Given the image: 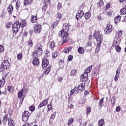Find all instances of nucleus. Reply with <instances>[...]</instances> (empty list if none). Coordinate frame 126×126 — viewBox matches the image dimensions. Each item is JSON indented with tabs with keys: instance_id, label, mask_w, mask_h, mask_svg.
Listing matches in <instances>:
<instances>
[{
	"instance_id": "e433bc0d",
	"label": "nucleus",
	"mask_w": 126,
	"mask_h": 126,
	"mask_svg": "<svg viewBox=\"0 0 126 126\" xmlns=\"http://www.w3.org/2000/svg\"><path fill=\"white\" fill-rule=\"evenodd\" d=\"M120 13L122 15H125L126 14V9L125 8H123L120 10Z\"/></svg>"
},
{
	"instance_id": "f704fd0d",
	"label": "nucleus",
	"mask_w": 126,
	"mask_h": 126,
	"mask_svg": "<svg viewBox=\"0 0 126 126\" xmlns=\"http://www.w3.org/2000/svg\"><path fill=\"white\" fill-rule=\"evenodd\" d=\"M97 5L98 7H102L104 5V1L103 0H100L99 2L97 3Z\"/></svg>"
},
{
	"instance_id": "72a5a7b5",
	"label": "nucleus",
	"mask_w": 126,
	"mask_h": 126,
	"mask_svg": "<svg viewBox=\"0 0 126 126\" xmlns=\"http://www.w3.org/2000/svg\"><path fill=\"white\" fill-rule=\"evenodd\" d=\"M72 49V48L71 47H69L68 48H65L63 50V52L65 54H68L69 53H70V52H71Z\"/></svg>"
},
{
	"instance_id": "13d9d810",
	"label": "nucleus",
	"mask_w": 126,
	"mask_h": 126,
	"mask_svg": "<svg viewBox=\"0 0 126 126\" xmlns=\"http://www.w3.org/2000/svg\"><path fill=\"white\" fill-rule=\"evenodd\" d=\"M56 115H57V113L54 112L53 115H51V116L50 117L51 120H54V119L56 118Z\"/></svg>"
},
{
	"instance_id": "49530a36",
	"label": "nucleus",
	"mask_w": 126,
	"mask_h": 126,
	"mask_svg": "<svg viewBox=\"0 0 126 126\" xmlns=\"http://www.w3.org/2000/svg\"><path fill=\"white\" fill-rule=\"evenodd\" d=\"M80 79L81 81H82V82H86V81H87V80H88V78H85L81 76Z\"/></svg>"
},
{
	"instance_id": "aec40b11",
	"label": "nucleus",
	"mask_w": 126,
	"mask_h": 126,
	"mask_svg": "<svg viewBox=\"0 0 126 126\" xmlns=\"http://www.w3.org/2000/svg\"><path fill=\"white\" fill-rule=\"evenodd\" d=\"M121 18H122V16H121L120 15L115 17L114 18V22L115 24H118V23L121 21Z\"/></svg>"
},
{
	"instance_id": "4c0bfd02",
	"label": "nucleus",
	"mask_w": 126,
	"mask_h": 126,
	"mask_svg": "<svg viewBox=\"0 0 126 126\" xmlns=\"http://www.w3.org/2000/svg\"><path fill=\"white\" fill-rule=\"evenodd\" d=\"M90 113H91V107L89 106L87 108V110L86 111V114L87 116H88V115H89V114H90Z\"/></svg>"
},
{
	"instance_id": "3c124183",
	"label": "nucleus",
	"mask_w": 126,
	"mask_h": 126,
	"mask_svg": "<svg viewBox=\"0 0 126 126\" xmlns=\"http://www.w3.org/2000/svg\"><path fill=\"white\" fill-rule=\"evenodd\" d=\"M98 104L99 106H100V108H102V104H104V98H102L100 99Z\"/></svg>"
},
{
	"instance_id": "ea45409f",
	"label": "nucleus",
	"mask_w": 126,
	"mask_h": 126,
	"mask_svg": "<svg viewBox=\"0 0 126 126\" xmlns=\"http://www.w3.org/2000/svg\"><path fill=\"white\" fill-rule=\"evenodd\" d=\"M114 41L121 43L122 39H121V38H120V36L116 35L115 37Z\"/></svg>"
},
{
	"instance_id": "8fccbe9b",
	"label": "nucleus",
	"mask_w": 126,
	"mask_h": 126,
	"mask_svg": "<svg viewBox=\"0 0 126 126\" xmlns=\"http://www.w3.org/2000/svg\"><path fill=\"white\" fill-rule=\"evenodd\" d=\"M48 8V6H46L45 5H43L42 6V11L45 13L46 11H47V9Z\"/></svg>"
},
{
	"instance_id": "4468645a",
	"label": "nucleus",
	"mask_w": 126,
	"mask_h": 126,
	"mask_svg": "<svg viewBox=\"0 0 126 126\" xmlns=\"http://www.w3.org/2000/svg\"><path fill=\"white\" fill-rule=\"evenodd\" d=\"M77 88L80 91H84L85 90V83H81Z\"/></svg>"
},
{
	"instance_id": "f3484780",
	"label": "nucleus",
	"mask_w": 126,
	"mask_h": 126,
	"mask_svg": "<svg viewBox=\"0 0 126 126\" xmlns=\"http://www.w3.org/2000/svg\"><path fill=\"white\" fill-rule=\"evenodd\" d=\"M40 63V60L38 58H33L32 60V64L33 65H38Z\"/></svg>"
},
{
	"instance_id": "338daca9",
	"label": "nucleus",
	"mask_w": 126,
	"mask_h": 126,
	"mask_svg": "<svg viewBox=\"0 0 126 126\" xmlns=\"http://www.w3.org/2000/svg\"><path fill=\"white\" fill-rule=\"evenodd\" d=\"M120 72H121V68L120 67H118L116 70V74L118 75H120Z\"/></svg>"
},
{
	"instance_id": "2f4dec72",
	"label": "nucleus",
	"mask_w": 126,
	"mask_h": 126,
	"mask_svg": "<svg viewBox=\"0 0 126 126\" xmlns=\"http://www.w3.org/2000/svg\"><path fill=\"white\" fill-rule=\"evenodd\" d=\"M44 58H45L47 60H49L50 58H51V53L49 51H46Z\"/></svg>"
},
{
	"instance_id": "dca6fc26",
	"label": "nucleus",
	"mask_w": 126,
	"mask_h": 126,
	"mask_svg": "<svg viewBox=\"0 0 126 126\" xmlns=\"http://www.w3.org/2000/svg\"><path fill=\"white\" fill-rule=\"evenodd\" d=\"M8 126H15V123H14V121L12 120L11 117H9L8 119Z\"/></svg>"
},
{
	"instance_id": "a18cd8bd",
	"label": "nucleus",
	"mask_w": 126,
	"mask_h": 126,
	"mask_svg": "<svg viewBox=\"0 0 126 126\" xmlns=\"http://www.w3.org/2000/svg\"><path fill=\"white\" fill-rule=\"evenodd\" d=\"M74 120L73 118H70L68 121L67 123V126H71L72 123H73Z\"/></svg>"
},
{
	"instance_id": "9b49d317",
	"label": "nucleus",
	"mask_w": 126,
	"mask_h": 126,
	"mask_svg": "<svg viewBox=\"0 0 126 126\" xmlns=\"http://www.w3.org/2000/svg\"><path fill=\"white\" fill-rule=\"evenodd\" d=\"M7 76V75H4L2 77V79L0 80V88L3 87V86L5 84V79H6Z\"/></svg>"
},
{
	"instance_id": "c03bdc74",
	"label": "nucleus",
	"mask_w": 126,
	"mask_h": 126,
	"mask_svg": "<svg viewBox=\"0 0 126 126\" xmlns=\"http://www.w3.org/2000/svg\"><path fill=\"white\" fill-rule=\"evenodd\" d=\"M92 69V65L88 67L87 69L85 71V72H87V73H89Z\"/></svg>"
},
{
	"instance_id": "a211bd4d",
	"label": "nucleus",
	"mask_w": 126,
	"mask_h": 126,
	"mask_svg": "<svg viewBox=\"0 0 126 126\" xmlns=\"http://www.w3.org/2000/svg\"><path fill=\"white\" fill-rule=\"evenodd\" d=\"M38 20V18L37 16L34 15H32L31 18V21L32 23H36Z\"/></svg>"
},
{
	"instance_id": "f257e3e1",
	"label": "nucleus",
	"mask_w": 126,
	"mask_h": 126,
	"mask_svg": "<svg viewBox=\"0 0 126 126\" xmlns=\"http://www.w3.org/2000/svg\"><path fill=\"white\" fill-rule=\"evenodd\" d=\"M68 32H69V25L67 23H64L63 25L62 30L59 32V37L63 39L61 45H63L69 41Z\"/></svg>"
},
{
	"instance_id": "393cba45",
	"label": "nucleus",
	"mask_w": 126,
	"mask_h": 126,
	"mask_svg": "<svg viewBox=\"0 0 126 126\" xmlns=\"http://www.w3.org/2000/svg\"><path fill=\"white\" fill-rule=\"evenodd\" d=\"M91 17V13L90 12H87L85 13V18L86 20H88Z\"/></svg>"
},
{
	"instance_id": "b1692460",
	"label": "nucleus",
	"mask_w": 126,
	"mask_h": 126,
	"mask_svg": "<svg viewBox=\"0 0 126 126\" xmlns=\"http://www.w3.org/2000/svg\"><path fill=\"white\" fill-rule=\"evenodd\" d=\"M84 48H83V47H79L78 48V53H79V54L82 55V54H84Z\"/></svg>"
},
{
	"instance_id": "603ef678",
	"label": "nucleus",
	"mask_w": 126,
	"mask_h": 126,
	"mask_svg": "<svg viewBox=\"0 0 126 126\" xmlns=\"http://www.w3.org/2000/svg\"><path fill=\"white\" fill-rule=\"evenodd\" d=\"M81 76L83 77H85L86 78H88V73L86 72H84L83 74H82L81 75Z\"/></svg>"
},
{
	"instance_id": "412c9836",
	"label": "nucleus",
	"mask_w": 126,
	"mask_h": 126,
	"mask_svg": "<svg viewBox=\"0 0 126 126\" xmlns=\"http://www.w3.org/2000/svg\"><path fill=\"white\" fill-rule=\"evenodd\" d=\"M63 18V15L61 13H58L56 14V21L60 22V20Z\"/></svg>"
},
{
	"instance_id": "c756f323",
	"label": "nucleus",
	"mask_w": 126,
	"mask_h": 126,
	"mask_svg": "<svg viewBox=\"0 0 126 126\" xmlns=\"http://www.w3.org/2000/svg\"><path fill=\"white\" fill-rule=\"evenodd\" d=\"M116 33L118 37H122V36H123V33H124V31H123L122 30H119L118 31H116Z\"/></svg>"
},
{
	"instance_id": "4d7b16f0",
	"label": "nucleus",
	"mask_w": 126,
	"mask_h": 126,
	"mask_svg": "<svg viewBox=\"0 0 126 126\" xmlns=\"http://www.w3.org/2000/svg\"><path fill=\"white\" fill-rule=\"evenodd\" d=\"M73 59V56L70 55L68 56V62H71Z\"/></svg>"
},
{
	"instance_id": "20e7f679",
	"label": "nucleus",
	"mask_w": 126,
	"mask_h": 126,
	"mask_svg": "<svg viewBox=\"0 0 126 126\" xmlns=\"http://www.w3.org/2000/svg\"><path fill=\"white\" fill-rule=\"evenodd\" d=\"M34 32L35 34H40L42 33V25L37 23L33 27Z\"/></svg>"
},
{
	"instance_id": "680f3d73",
	"label": "nucleus",
	"mask_w": 126,
	"mask_h": 126,
	"mask_svg": "<svg viewBox=\"0 0 126 126\" xmlns=\"http://www.w3.org/2000/svg\"><path fill=\"white\" fill-rule=\"evenodd\" d=\"M71 75H76V70L73 69L71 70L70 73Z\"/></svg>"
},
{
	"instance_id": "5fc2aeb1",
	"label": "nucleus",
	"mask_w": 126,
	"mask_h": 126,
	"mask_svg": "<svg viewBox=\"0 0 126 126\" xmlns=\"http://www.w3.org/2000/svg\"><path fill=\"white\" fill-rule=\"evenodd\" d=\"M29 110L31 112H34L35 111V106L32 105L29 107Z\"/></svg>"
},
{
	"instance_id": "69168bd1",
	"label": "nucleus",
	"mask_w": 126,
	"mask_h": 126,
	"mask_svg": "<svg viewBox=\"0 0 126 126\" xmlns=\"http://www.w3.org/2000/svg\"><path fill=\"white\" fill-rule=\"evenodd\" d=\"M47 108H48V111H51V110H52V108H53V106L51 104H48L47 105Z\"/></svg>"
},
{
	"instance_id": "0eeeda50",
	"label": "nucleus",
	"mask_w": 126,
	"mask_h": 126,
	"mask_svg": "<svg viewBox=\"0 0 126 126\" xmlns=\"http://www.w3.org/2000/svg\"><path fill=\"white\" fill-rule=\"evenodd\" d=\"M48 102H49V98H46L45 100L41 101L38 106V109H41L42 107L47 106V105H48Z\"/></svg>"
},
{
	"instance_id": "58836bf2",
	"label": "nucleus",
	"mask_w": 126,
	"mask_h": 126,
	"mask_svg": "<svg viewBox=\"0 0 126 126\" xmlns=\"http://www.w3.org/2000/svg\"><path fill=\"white\" fill-rule=\"evenodd\" d=\"M100 49H101V44H97L95 48V53H99V51H100Z\"/></svg>"
},
{
	"instance_id": "a19ab883",
	"label": "nucleus",
	"mask_w": 126,
	"mask_h": 126,
	"mask_svg": "<svg viewBox=\"0 0 126 126\" xmlns=\"http://www.w3.org/2000/svg\"><path fill=\"white\" fill-rule=\"evenodd\" d=\"M115 50L117 53H120V52H121V50H122V48L120 45H117L115 46Z\"/></svg>"
},
{
	"instance_id": "5701e85b",
	"label": "nucleus",
	"mask_w": 126,
	"mask_h": 126,
	"mask_svg": "<svg viewBox=\"0 0 126 126\" xmlns=\"http://www.w3.org/2000/svg\"><path fill=\"white\" fill-rule=\"evenodd\" d=\"M8 119V114H5L3 117L2 123L3 125H5L7 123V120Z\"/></svg>"
},
{
	"instance_id": "9d476101",
	"label": "nucleus",
	"mask_w": 126,
	"mask_h": 126,
	"mask_svg": "<svg viewBox=\"0 0 126 126\" xmlns=\"http://www.w3.org/2000/svg\"><path fill=\"white\" fill-rule=\"evenodd\" d=\"M83 15H84L83 11L82 10H79L78 12V13L76 15V19H77V20H79Z\"/></svg>"
},
{
	"instance_id": "37998d69",
	"label": "nucleus",
	"mask_w": 126,
	"mask_h": 126,
	"mask_svg": "<svg viewBox=\"0 0 126 126\" xmlns=\"http://www.w3.org/2000/svg\"><path fill=\"white\" fill-rule=\"evenodd\" d=\"M32 58H33V59L37 58V57H39V56H38V54H37V52L35 51H34L33 52H32Z\"/></svg>"
},
{
	"instance_id": "cd10ccee",
	"label": "nucleus",
	"mask_w": 126,
	"mask_h": 126,
	"mask_svg": "<svg viewBox=\"0 0 126 126\" xmlns=\"http://www.w3.org/2000/svg\"><path fill=\"white\" fill-rule=\"evenodd\" d=\"M34 44L33 43V40L32 39H29L28 41V46L29 48H32L33 47Z\"/></svg>"
},
{
	"instance_id": "473e14b6",
	"label": "nucleus",
	"mask_w": 126,
	"mask_h": 126,
	"mask_svg": "<svg viewBox=\"0 0 126 126\" xmlns=\"http://www.w3.org/2000/svg\"><path fill=\"white\" fill-rule=\"evenodd\" d=\"M52 59H56V58L59 56V52L58 51H55L52 53Z\"/></svg>"
},
{
	"instance_id": "e2e57ef3",
	"label": "nucleus",
	"mask_w": 126,
	"mask_h": 126,
	"mask_svg": "<svg viewBox=\"0 0 126 126\" xmlns=\"http://www.w3.org/2000/svg\"><path fill=\"white\" fill-rule=\"evenodd\" d=\"M4 51V47L3 45H0V53H2Z\"/></svg>"
},
{
	"instance_id": "bb28decb",
	"label": "nucleus",
	"mask_w": 126,
	"mask_h": 126,
	"mask_svg": "<svg viewBox=\"0 0 126 126\" xmlns=\"http://www.w3.org/2000/svg\"><path fill=\"white\" fill-rule=\"evenodd\" d=\"M7 89L9 93H13V92L14 91V87L12 86H8Z\"/></svg>"
},
{
	"instance_id": "7ed1b4c3",
	"label": "nucleus",
	"mask_w": 126,
	"mask_h": 126,
	"mask_svg": "<svg viewBox=\"0 0 126 126\" xmlns=\"http://www.w3.org/2000/svg\"><path fill=\"white\" fill-rule=\"evenodd\" d=\"M9 66H10V63L8 60H4L0 64V72H1L4 69L9 68Z\"/></svg>"
},
{
	"instance_id": "c85d7f7f",
	"label": "nucleus",
	"mask_w": 126,
	"mask_h": 126,
	"mask_svg": "<svg viewBox=\"0 0 126 126\" xmlns=\"http://www.w3.org/2000/svg\"><path fill=\"white\" fill-rule=\"evenodd\" d=\"M98 125L99 126H103L105 125V121L104 119H100L98 121Z\"/></svg>"
},
{
	"instance_id": "864d4df0",
	"label": "nucleus",
	"mask_w": 126,
	"mask_h": 126,
	"mask_svg": "<svg viewBox=\"0 0 126 126\" xmlns=\"http://www.w3.org/2000/svg\"><path fill=\"white\" fill-rule=\"evenodd\" d=\"M22 57H23L22 52L19 53L17 56V60H21V59L22 58Z\"/></svg>"
},
{
	"instance_id": "c9c22d12",
	"label": "nucleus",
	"mask_w": 126,
	"mask_h": 126,
	"mask_svg": "<svg viewBox=\"0 0 126 126\" xmlns=\"http://www.w3.org/2000/svg\"><path fill=\"white\" fill-rule=\"evenodd\" d=\"M77 90H78V88L77 87H75L74 89H72L70 91V95L71 96H72V95H73V94H74V93L75 92V91L77 92Z\"/></svg>"
},
{
	"instance_id": "79ce46f5",
	"label": "nucleus",
	"mask_w": 126,
	"mask_h": 126,
	"mask_svg": "<svg viewBox=\"0 0 126 126\" xmlns=\"http://www.w3.org/2000/svg\"><path fill=\"white\" fill-rule=\"evenodd\" d=\"M100 34H99V33H98V32H97V31H95L94 32L93 34V37L94 38V39H96L98 37V36H99Z\"/></svg>"
},
{
	"instance_id": "774afa93",
	"label": "nucleus",
	"mask_w": 126,
	"mask_h": 126,
	"mask_svg": "<svg viewBox=\"0 0 126 126\" xmlns=\"http://www.w3.org/2000/svg\"><path fill=\"white\" fill-rule=\"evenodd\" d=\"M57 8L58 10H60L61 8H62V3H59L57 5Z\"/></svg>"
},
{
	"instance_id": "f8f14e48",
	"label": "nucleus",
	"mask_w": 126,
	"mask_h": 126,
	"mask_svg": "<svg viewBox=\"0 0 126 126\" xmlns=\"http://www.w3.org/2000/svg\"><path fill=\"white\" fill-rule=\"evenodd\" d=\"M7 11L8 12L9 15H11L12 12H13V5L10 4L7 7Z\"/></svg>"
},
{
	"instance_id": "bf43d9fd",
	"label": "nucleus",
	"mask_w": 126,
	"mask_h": 126,
	"mask_svg": "<svg viewBox=\"0 0 126 126\" xmlns=\"http://www.w3.org/2000/svg\"><path fill=\"white\" fill-rule=\"evenodd\" d=\"M19 6H20V2L17 1L16 3V8L17 9V10H18Z\"/></svg>"
},
{
	"instance_id": "6ab92c4d",
	"label": "nucleus",
	"mask_w": 126,
	"mask_h": 126,
	"mask_svg": "<svg viewBox=\"0 0 126 126\" xmlns=\"http://www.w3.org/2000/svg\"><path fill=\"white\" fill-rule=\"evenodd\" d=\"M23 93H24V90L22 89L18 93V98H19V99H21V98H23V97H24Z\"/></svg>"
},
{
	"instance_id": "09e8293b",
	"label": "nucleus",
	"mask_w": 126,
	"mask_h": 126,
	"mask_svg": "<svg viewBox=\"0 0 126 126\" xmlns=\"http://www.w3.org/2000/svg\"><path fill=\"white\" fill-rule=\"evenodd\" d=\"M11 25H12V23L9 22V23H6L5 24V27L6 28H10L11 27Z\"/></svg>"
},
{
	"instance_id": "39448f33",
	"label": "nucleus",
	"mask_w": 126,
	"mask_h": 126,
	"mask_svg": "<svg viewBox=\"0 0 126 126\" xmlns=\"http://www.w3.org/2000/svg\"><path fill=\"white\" fill-rule=\"evenodd\" d=\"M30 116H31V113H30L28 111H25L23 112L22 115V120L23 122L26 123V122L28 121Z\"/></svg>"
},
{
	"instance_id": "ddd939ff",
	"label": "nucleus",
	"mask_w": 126,
	"mask_h": 126,
	"mask_svg": "<svg viewBox=\"0 0 126 126\" xmlns=\"http://www.w3.org/2000/svg\"><path fill=\"white\" fill-rule=\"evenodd\" d=\"M96 39V42L97 44L101 45L102 44V39H103V35L102 34H100L97 37Z\"/></svg>"
},
{
	"instance_id": "423d86ee",
	"label": "nucleus",
	"mask_w": 126,
	"mask_h": 126,
	"mask_svg": "<svg viewBox=\"0 0 126 126\" xmlns=\"http://www.w3.org/2000/svg\"><path fill=\"white\" fill-rule=\"evenodd\" d=\"M113 31V26L111 24H108L104 30L105 34H110Z\"/></svg>"
},
{
	"instance_id": "1a4fd4ad",
	"label": "nucleus",
	"mask_w": 126,
	"mask_h": 126,
	"mask_svg": "<svg viewBox=\"0 0 126 126\" xmlns=\"http://www.w3.org/2000/svg\"><path fill=\"white\" fill-rule=\"evenodd\" d=\"M43 46L42 45H40L36 48L35 50V52L38 54V57H40V56H42L43 55Z\"/></svg>"
},
{
	"instance_id": "0e129e2a",
	"label": "nucleus",
	"mask_w": 126,
	"mask_h": 126,
	"mask_svg": "<svg viewBox=\"0 0 126 126\" xmlns=\"http://www.w3.org/2000/svg\"><path fill=\"white\" fill-rule=\"evenodd\" d=\"M112 14H113V11H109L106 14V15H107L108 16H111V15H112Z\"/></svg>"
},
{
	"instance_id": "4be33fe9",
	"label": "nucleus",
	"mask_w": 126,
	"mask_h": 126,
	"mask_svg": "<svg viewBox=\"0 0 126 126\" xmlns=\"http://www.w3.org/2000/svg\"><path fill=\"white\" fill-rule=\"evenodd\" d=\"M52 1L51 0H44L43 4L46 6L48 5H52Z\"/></svg>"
},
{
	"instance_id": "6e6d98bb",
	"label": "nucleus",
	"mask_w": 126,
	"mask_h": 126,
	"mask_svg": "<svg viewBox=\"0 0 126 126\" xmlns=\"http://www.w3.org/2000/svg\"><path fill=\"white\" fill-rule=\"evenodd\" d=\"M87 47H91L92 49V42L91 41H89L87 44Z\"/></svg>"
},
{
	"instance_id": "2eb2a0df",
	"label": "nucleus",
	"mask_w": 126,
	"mask_h": 126,
	"mask_svg": "<svg viewBox=\"0 0 126 126\" xmlns=\"http://www.w3.org/2000/svg\"><path fill=\"white\" fill-rule=\"evenodd\" d=\"M52 69V66L49 65L48 67H47L45 70L43 72V74L45 75H48L50 72H51V70Z\"/></svg>"
},
{
	"instance_id": "6e6552de",
	"label": "nucleus",
	"mask_w": 126,
	"mask_h": 126,
	"mask_svg": "<svg viewBox=\"0 0 126 126\" xmlns=\"http://www.w3.org/2000/svg\"><path fill=\"white\" fill-rule=\"evenodd\" d=\"M49 65V61L46 58H43L42 61V68H46L47 66Z\"/></svg>"
},
{
	"instance_id": "052dcab7",
	"label": "nucleus",
	"mask_w": 126,
	"mask_h": 126,
	"mask_svg": "<svg viewBox=\"0 0 126 126\" xmlns=\"http://www.w3.org/2000/svg\"><path fill=\"white\" fill-rule=\"evenodd\" d=\"M6 14V13L4 11V9H3L2 10V13H1L0 16H1V17H4V16H5Z\"/></svg>"
},
{
	"instance_id": "f03ea898",
	"label": "nucleus",
	"mask_w": 126,
	"mask_h": 126,
	"mask_svg": "<svg viewBox=\"0 0 126 126\" xmlns=\"http://www.w3.org/2000/svg\"><path fill=\"white\" fill-rule=\"evenodd\" d=\"M27 25V21L20 19L16 21L12 25V30L13 33H17L18 29L21 27L24 28Z\"/></svg>"
},
{
	"instance_id": "7c9ffc66",
	"label": "nucleus",
	"mask_w": 126,
	"mask_h": 126,
	"mask_svg": "<svg viewBox=\"0 0 126 126\" xmlns=\"http://www.w3.org/2000/svg\"><path fill=\"white\" fill-rule=\"evenodd\" d=\"M32 2V0H24V5H29Z\"/></svg>"
},
{
	"instance_id": "de8ad7c7",
	"label": "nucleus",
	"mask_w": 126,
	"mask_h": 126,
	"mask_svg": "<svg viewBox=\"0 0 126 126\" xmlns=\"http://www.w3.org/2000/svg\"><path fill=\"white\" fill-rule=\"evenodd\" d=\"M121 44L120 42L114 40L113 46V47H117V46H119Z\"/></svg>"
},
{
	"instance_id": "a878e982",
	"label": "nucleus",
	"mask_w": 126,
	"mask_h": 126,
	"mask_svg": "<svg viewBox=\"0 0 126 126\" xmlns=\"http://www.w3.org/2000/svg\"><path fill=\"white\" fill-rule=\"evenodd\" d=\"M56 47V43L54 41H52L49 44V47L51 48L52 51H54V49Z\"/></svg>"
}]
</instances>
